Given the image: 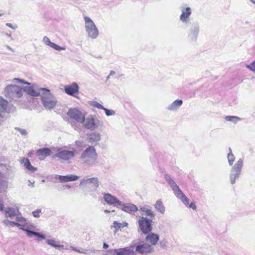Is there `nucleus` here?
<instances>
[{
  "mask_svg": "<svg viewBox=\"0 0 255 255\" xmlns=\"http://www.w3.org/2000/svg\"><path fill=\"white\" fill-rule=\"evenodd\" d=\"M109 247V245L108 244H107L106 243H104V244H103V248L104 249H108Z\"/></svg>",
  "mask_w": 255,
  "mask_h": 255,
  "instance_id": "obj_53",
  "label": "nucleus"
},
{
  "mask_svg": "<svg viewBox=\"0 0 255 255\" xmlns=\"http://www.w3.org/2000/svg\"><path fill=\"white\" fill-rule=\"evenodd\" d=\"M13 82L15 83H20L24 84H27L28 86H27L24 87V89H23V92H26L27 94L32 96H38L40 95L41 91L39 90V89L38 90H36V85L32 84L31 86V83H28L26 81H25L22 79L19 78H14L12 80Z\"/></svg>",
  "mask_w": 255,
  "mask_h": 255,
  "instance_id": "obj_8",
  "label": "nucleus"
},
{
  "mask_svg": "<svg viewBox=\"0 0 255 255\" xmlns=\"http://www.w3.org/2000/svg\"><path fill=\"white\" fill-rule=\"evenodd\" d=\"M6 218H12L19 213L17 209L13 207H7L3 210Z\"/></svg>",
  "mask_w": 255,
  "mask_h": 255,
  "instance_id": "obj_23",
  "label": "nucleus"
},
{
  "mask_svg": "<svg viewBox=\"0 0 255 255\" xmlns=\"http://www.w3.org/2000/svg\"><path fill=\"white\" fill-rule=\"evenodd\" d=\"M245 67L250 71L255 72V60L251 62L250 64H246Z\"/></svg>",
  "mask_w": 255,
  "mask_h": 255,
  "instance_id": "obj_41",
  "label": "nucleus"
},
{
  "mask_svg": "<svg viewBox=\"0 0 255 255\" xmlns=\"http://www.w3.org/2000/svg\"><path fill=\"white\" fill-rule=\"evenodd\" d=\"M57 152L56 153L52 155L51 158L53 160L57 159L61 162L69 163L70 160L75 156L74 152L73 151L58 148Z\"/></svg>",
  "mask_w": 255,
  "mask_h": 255,
  "instance_id": "obj_4",
  "label": "nucleus"
},
{
  "mask_svg": "<svg viewBox=\"0 0 255 255\" xmlns=\"http://www.w3.org/2000/svg\"><path fill=\"white\" fill-rule=\"evenodd\" d=\"M86 31L89 37L95 39L99 35V30L92 20L87 16L84 17Z\"/></svg>",
  "mask_w": 255,
  "mask_h": 255,
  "instance_id": "obj_7",
  "label": "nucleus"
},
{
  "mask_svg": "<svg viewBox=\"0 0 255 255\" xmlns=\"http://www.w3.org/2000/svg\"><path fill=\"white\" fill-rule=\"evenodd\" d=\"M166 241H162L160 242V245L162 248H164L165 247H166Z\"/></svg>",
  "mask_w": 255,
  "mask_h": 255,
  "instance_id": "obj_51",
  "label": "nucleus"
},
{
  "mask_svg": "<svg viewBox=\"0 0 255 255\" xmlns=\"http://www.w3.org/2000/svg\"><path fill=\"white\" fill-rule=\"evenodd\" d=\"M4 96L9 100L16 101L23 94V89L15 85L7 86L4 90Z\"/></svg>",
  "mask_w": 255,
  "mask_h": 255,
  "instance_id": "obj_3",
  "label": "nucleus"
},
{
  "mask_svg": "<svg viewBox=\"0 0 255 255\" xmlns=\"http://www.w3.org/2000/svg\"><path fill=\"white\" fill-rule=\"evenodd\" d=\"M46 243L55 248H63L64 247L63 245L57 244L56 241L54 240H47Z\"/></svg>",
  "mask_w": 255,
  "mask_h": 255,
  "instance_id": "obj_39",
  "label": "nucleus"
},
{
  "mask_svg": "<svg viewBox=\"0 0 255 255\" xmlns=\"http://www.w3.org/2000/svg\"><path fill=\"white\" fill-rule=\"evenodd\" d=\"M229 153L228 154L227 158L228 160L229 164L232 166L233 164L234 161L235 159V156L233 154L231 148L229 147Z\"/></svg>",
  "mask_w": 255,
  "mask_h": 255,
  "instance_id": "obj_37",
  "label": "nucleus"
},
{
  "mask_svg": "<svg viewBox=\"0 0 255 255\" xmlns=\"http://www.w3.org/2000/svg\"><path fill=\"white\" fill-rule=\"evenodd\" d=\"M6 25L12 29H15L17 28V25H14V26H13L12 25V24L10 23H6Z\"/></svg>",
  "mask_w": 255,
  "mask_h": 255,
  "instance_id": "obj_47",
  "label": "nucleus"
},
{
  "mask_svg": "<svg viewBox=\"0 0 255 255\" xmlns=\"http://www.w3.org/2000/svg\"><path fill=\"white\" fill-rule=\"evenodd\" d=\"M147 242L151 244V245H155L159 241V236L153 233H149L145 238Z\"/></svg>",
  "mask_w": 255,
  "mask_h": 255,
  "instance_id": "obj_24",
  "label": "nucleus"
},
{
  "mask_svg": "<svg viewBox=\"0 0 255 255\" xmlns=\"http://www.w3.org/2000/svg\"><path fill=\"white\" fill-rule=\"evenodd\" d=\"M186 206L189 207L190 208H192L193 210H195L196 209V206L193 203H191L190 204H188V206Z\"/></svg>",
  "mask_w": 255,
  "mask_h": 255,
  "instance_id": "obj_48",
  "label": "nucleus"
},
{
  "mask_svg": "<svg viewBox=\"0 0 255 255\" xmlns=\"http://www.w3.org/2000/svg\"><path fill=\"white\" fill-rule=\"evenodd\" d=\"M8 187V183L5 180H0V193L6 191Z\"/></svg>",
  "mask_w": 255,
  "mask_h": 255,
  "instance_id": "obj_35",
  "label": "nucleus"
},
{
  "mask_svg": "<svg viewBox=\"0 0 255 255\" xmlns=\"http://www.w3.org/2000/svg\"><path fill=\"white\" fill-rule=\"evenodd\" d=\"M2 223L4 224V225L6 226H11V227H20L21 224L18 223H16V222L14 221H10L7 219H4L2 221Z\"/></svg>",
  "mask_w": 255,
  "mask_h": 255,
  "instance_id": "obj_33",
  "label": "nucleus"
},
{
  "mask_svg": "<svg viewBox=\"0 0 255 255\" xmlns=\"http://www.w3.org/2000/svg\"><path fill=\"white\" fill-rule=\"evenodd\" d=\"M117 255H136V253L133 248L129 247L119 249Z\"/></svg>",
  "mask_w": 255,
  "mask_h": 255,
  "instance_id": "obj_21",
  "label": "nucleus"
},
{
  "mask_svg": "<svg viewBox=\"0 0 255 255\" xmlns=\"http://www.w3.org/2000/svg\"><path fill=\"white\" fill-rule=\"evenodd\" d=\"M51 153V149L46 147L38 149L36 153V156L40 160H43L45 157L49 156Z\"/></svg>",
  "mask_w": 255,
  "mask_h": 255,
  "instance_id": "obj_17",
  "label": "nucleus"
},
{
  "mask_svg": "<svg viewBox=\"0 0 255 255\" xmlns=\"http://www.w3.org/2000/svg\"><path fill=\"white\" fill-rule=\"evenodd\" d=\"M83 143V141L81 140H76L75 141V144H76V145H77L78 146H82Z\"/></svg>",
  "mask_w": 255,
  "mask_h": 255,
  "instance_id": "obj_50",
  "label": "nucleus"
},
{
  "mask_svg": "<svg viewBox=\"0 0 255 255\" xmlns=\"http://www.w3.org/2000/svg\"><path fill=\"white\" fill-rule=\"evenodd\" d=\"M42 41L46 45L49 46L50 47L53 48L56 50L60 51L65 50L66 49V48L64 47H61L58 45L53 42H52L50 41V39L46 36L43 37Z\"/></svg>",
  "mask_w": 255,
  "mask_h": 255,
  "instance_id": "obj_20",
  "label": "nucleus"
},
{
  "mask_svg": "<svg viewBox=\"0 0 255 255\" xmlns=\"http://www.w3.org/2000/svg\"><path fill=\"white\" fill-rule=\"evenodd\" d=\"M110 76L109 75L107 77L106 81H108L110 79Z\"/></svg>",
  "mask_w": 255,
  "mask_h": 255,
  "instance_id": "obj_61",
  "label": "nucleus"
},
{
  "mask_svg": "<svg viewBox=\"0 0 255 255\" xmlns=\"http://www.w3.org/2000/svg\"><path fill=\"white\" fill-rule=\"evenodd\" d=\"M103 110L105 111V114L107 116H113L115 114V112L113 110H108L105 108Z\"/></svg>",
  "mask_w": 255,
  "mask_h": 255,
  "instance_id": "obj_44",
  "label": "nucleus"
},
{
  "mask_svg": "<svg viewBox=\"0 0 255 255\" xmlns=\"http://www.w3.org/2000/svg\"><path fill=\"white\" fill-rule=\"evenodd\" d=\"M104 212H105V213H109L110 212V211H109V210H107V209H106V210H104Z\"/></svg>",
  "mask_w": 255,
  "mask_h": 255,
  "instance_id": "obj_58",
  "label": "nucleus"
},
{
  "mask_svg": "<svg viewBox=\"0 0 255 255\" xmlns=\"http://www.w3.org/2000/svg\"><path fill=\"white\" fill-rule=\"evenodd\" d=\"M5 35H6L7 37H9V38H11V35H10V34H8V33H6V34H5Z\"/></svg>",
  "mask_w": 255,
  "mask_h": 255,
  "instance_id": "obj_59",
  "label": "nucleus"
},
{
  "mask_svg": "<svg viewBox=\"0 0 255 255\" xmlns=\"http://www.w3.org/2000/svg\"><path fill=\"white\" fill-rule=\"evenodd\" d=\"M155 209L158 212L161 214H164L165 212V207L163 206L162 202L160 200H157L154 205Z\"/></svg>",
  "mask_w": 255,
  "mask_h": 255,
  "instance_id": "obj_30",
  "label": "nucleus"
},
{
  "mask_svg": "<svg viewBox=\"0 0 255 255\" xmlns=\"http://www.w3.org/2000/svg\"><path fill=\"white\" fill-rule=\"evenodd\" d=\"M182 100L179 99L176 100L167 107V109L172 111H177L182 105Z\"/></svg>",
  "mask_w": 255,
  "mask_h": 255,
  "instance_id": "obj_26",
  "label": "nucleus"
},
{
  "mask_svg": "<svg viewBox=\"0 0 255 255\" xmlns=\"http://www.w3.org/2000/svg\"><path fill=\"white\" fill-rule=\"evenodd\" d=\"M7 47L8 49H9V50L12 51V49L9 46H7Z\"/></svg>",
  "mask_w": 255,
  "mask_h": 255,
  "instance_id": "obj_62",
  "label": "nucleus"
},
{
  "mask_svg": "<svg viewBox=\"0 0 255 255\" xmlns=\"http://www.w3.org/2000/svg\"><path fill=\"white\" fill-rule=\"evenodd\" d=\"M89 141L92 144H97L101 139V136L99 133L92 132L89 136Z\"/></svg>",
  "mask_w": 255,
  "mask_h": 255,
  "instance_id": "obj_29",
  "label": "nucleus"
},
{
  "mask_svg": "<svg viewBox=\"0 0 255 255\" xmlns=\"http://www.w3.org/2000/svg\"><path fill=\"white\" fill-rule=\"evenodd\" d=\"M99 180L97 177H92L89 178L85 177L81 181L79 185L80 186L86 187L91 185L92 187L96 189L99 186Z\"/></svg>",
  "mask_w": 255,
  "mask_h": 255,
  "instance_id": "obj_10",
  "label": "nucleus"
},
{
  "mask_svg": "<svg viewBox=\"0 0 255 255\" xmlns=\"http://www.w3.org/2000/svg\"><path fill=\"white\" fill-rule=\"evenodd\" d=\"M22 231H25L26 233L27 236L28 237H32L33 236H36L38 237V241H40L42 240H45L46 237L43 234H40V233L28 230V229H26L24 227V226H20L18 227Z\"/></svg>",
  "mask_w": 255,
  "mask_h": 255,
  "instance_id": "obj_18",
  "label": "nucleus"
},
{
  "mask_svg": "<svg viewBox=\"0 0 255 255\" xmlns=\"http://www.w3.org/2000/svg\"><path fill=\"white\" fill-rule=\"evenodd\" d=\"M20 162L23 164L25 168L29 171L34 172L37 170V168L33 167L30 163L28 158H23L20 160Z\"/></svg>",
  "mask_w": 255,
  "mask_h": 255,
  "instance_id": "obj_28",
  "label": "nucleus"
},
{
  "mask_svg": "<svg viewBox=\"0 0 255 255\" xmlns=\"http://www.w3.org/2000/svg\"><path fill=\"white\" fill-rule=\"evenodd\" d=\"M41 213V210L37 209L32 212V215L34 217L38 218L39 217V214Z\"/></svg>",
  "mask_w": 255,
  "mask_h": 255,
  "instance_id": "obj_45",
  "label": "nucleus"
},
{
  "mask_svg": "<svg viewBox=\"0 0 255 255\" xmlns=\"http://www.w3.org/2000/svg\"><path fill=\"white\" fill-rule=\"evenodd\" d=\"M99 120H97L94 116L90 115L84 121L85 127L90 130H94L98 127Z\"/></svg>",
  "mask_w": 255,
  "mask_h": 255,
  "instance_id": "obj_12",
  "label": "nucleus"
},
{
  "mask_svg": "<svg viewBox=\"0 0 255 255\" xmlns=\"http://www.w3.org/2000/svg\"><path fill=\"white\" fill-rule=\"evenodd\" d=\"M115 74V72L114 71H111L109 75L111 76L112 75H113Z\"/></svg>",
  "mask_w": 255,
  "mask_h": 255,
  "instance_id": "obj_57",
  "label": "nucleus"
},
{
  "mask_svg": "<svg viewBox=\"0 0 255 255\" xmlns=\"http://www.w3.org/2000/svg\"><path fill=\"white\" fill-rule=\"evenodd\" d=\"M199 32V27L198 26H195L191 28L188 34L189 39L192 41H195L197 39Z\"/></svg>",
  "mask_w": 255,
  "mask_h": 255,
  "instance_id": "obj_22",
  "label": "nucleus"
},
{
  "mask_svg": "<svg viewBox=\"0 0 255 255\" xmlns=\"http://www.w3.org/2000/svg\"><path fill=\"white\" fill-rule=\"evenodd\" d=\"M138 211L141 212H144L146 215L150 218H153L155 215V213L150 209V207L147 205L140 207Z\"/></svg>",
  "mask_w": 255,
  "mask_h": 255,
  "instance_id": "obj_27",
  "label": "nucleus"
},
{
  "mask_svg": "<svg viewBox=\"0 0 255 255\" xmlns=\"http://www.w3.org/2000/svg\"><path fill=\"white\" fill-rule=\"evenodd\" d=\"M59 181L61 183H64L70 181H76L79 179V176L76 175H67L60 176Z\"/></svg>",
  "mask_w": 255,
  "mask_h": 255,
  "instance_id": "obj_25",
  "label": "nucleus"
},
{
  "mask_svg": "<svg viewBox=\"0 0 255 255\" xmlns=\"http://www.w3.org/2000/svg\"><path fill=\"white\" fill-rule=\"evenodd\" d=\"M71 248L72 249L73 251L77 252L80 253H84L83 250H80L79 249H77L76 248L71 247Z\"/></svg>",
  "mask_w": 255,
  "mask_h": 255,
  "instance_id": "obj_49",
  "label": "nucleus"
},
{
  "mask_svg": "<svg viewBox=\"0 0 255 255\" xmlns=\"http://www.w3.org/2000/svg\"><path fill=\"white\" fill-rule=\"evenodd\" d=\"M119 208L122 210L128 213H134L138 210L137 206L131 203L124 204L122 202V205H120Z\"/></svg>",
  "mask_w": 255,
  "mask_h": 255,
  "instance_id": "obj_16",
  "label": "nucleus"
},
{
  "mask_svg": "<svg viewBox=\"0 0 255 255\" xmlns=\"http://www.w3.org/2000/svg\"><path fill=\"white\" fill-rule=\"evenodd\" d=\"M253 3L255 4V0H250Z\"/></svg>",
  "mask_w": 255,
  "mask_h": 255,
  "instance_id": "obj_63",
  "label": "nucleus"
},
{
  "mask_svg": "<svg viewBox=\"0 0 255 255\" xmlns=\"http://www.w3.org/2000/svg\"><path fill=\"white\" fill-rule=\"evenodd\" d=\"M8 106V102L0 97V110L2 112H6Z\"/></svg>",
  "mask_w": 255,
  "mask_h": 255,
  "instance_id": "obj_32",
  "label": "nucleus"
},
{
  "mask_svg": "<svg viewBox=\"0 0 255 255\" xmlns=\"http://www.w3.org/2000/svg\"><path fill=\"white\" fill-rule=\"evenodd\" d=\"M153 251V248L150 245L143 244L137 245L135 248V252L142 255L147 254Z\"/></svg>",
  "mask_w": 255,
  "mask_h": 255,
  "instance_id": "obj_14",
  "label": "nucleus"
},
{
  "mask_svg": "<svg viewBox=\"0 0 255 255\" xmlns=\"http://www.w3.org/2000/svg\"><path fill=\"white\" fill-rule=\"evenodd\" d=\"M112 227L115 228V232H117L122 227V224L118 223L117 221H114Z\"/></svg>",
  "mask_w": 255,
  "mask_h": 255,
  "instance_id": "obj_43",
  "label": "nucleus"
},
{
  "mask_svg": "<svg viewBox=\"0 0 255 255\" xmlns=\"http://www.w3.org/2000/svg\"><path fill=\"white\" fill-rule=\"evenodd\" d=\"M91 105L95 108H97L99 109H104V107L99 104V103L96 102V101H92L91 102Z\"/></svg>",
  "mask_w": 255,
  "mask_h": 255,
  "instance_id": "obj_42",
  "label": "nucleus"
},
{
  "mask_svg": "<svg viewBox=\"0 0 255 255\" xmlns=\"http://www.w3.org/2000/svg\"><path fill=\"white\" fill-rule=\"evenodd\" d=\"M128 226V224L127 222L123 223V224H122V227H127Z\"/></svg>",
  "mask_w": 255,
  "mask_h": 255,
  "instance_id": "obj_56",
  "label": "nucleus"
},
{
  "mask_svg": "<svg viewBox=\"0 0 255 255\" xmlns=\"http://www.w3.org/2000/svg\"><path fill=\"white\" fill-rule=\"evenodd\" d=\"M164 178L169 185L170 187L171 188L172 190H173L174 188L177 186V184L175 183L174 181L171 178V177L169 175L165 174Z\"/></svg>",
  "mask_w": 255,
  "mask_h": 255,
  "instance_id": "obj_31",
  "label": "nucleus"
},
{
  "mask_svg": "<svg viewBox=\"0 0 255 255\" xmlns=\"http://www.w3.org/2000/svg\"><path fill=\"white\" fill-rule=\"evenodd\" d=\"M118 252V249H111L106 251L104 255H117Z\"/></svg>",
  "mask_w": 255,
  "mask_h": 255,
  "instance_id": "obj_40",
  "label": "nucleus"
},
{
  "mask_svg": "<svg viewBox=\"0 0 255 255\" xmlns=\"http://www.w3.org/2000/svg\"><path fill=\"white\" fill-rule=\"evenodd\" d=\"M16 223H18L21 224L20 226H24L26 223V220L25 218H23L20 214L19 213L16 216Z\"/></svg>",
  "mask_w": 255,
  "mask_h": 255,
  "instance_id": "obj_34",
  "label": "nucleus"
},
{
  "mask_svg": "<svg viewBox=\"0 0 255 255\" xmlns=\"http://www.w3.org/2000/svg\"><path fill=\"white\" fill-rule=\"evenodd\" d=\"M97 154L93 146H89L82 153L80 160L85 166H94L96 165Z\"/></svg>",
  "mask_w": 255,
  "mask_h": 255,
  "instance_id": "obj_1",
  "label": "nucleus"
},
{
  "mask_svg": "<svg viewBox=\"0 0 255 255\" xmlns=\"http://www.w3.org/2000/svg\"><path fill=\"white\" fill-rule=\"evenodd\" d=\"M104 199L109 205H112L118 208L120 207V205H122L121 201L109 193L104 194Z\"/></svg>",
  "mask_w": 255,
  "mask_h": 255,
  "instance_id": "obj_13",
  "label": "nucleus"
},
{
  "mask_svg": "<svg viewBox=\"0 0 255 255\" xmlns=\"http://www.w3.org/2000/svg\"><path fill=\"white\" fill-rule=\"evenodd\" d=\"M173 191L175 195L179 199H180L182 202L184 204L185 206H188L189 199L182 192V191L179 189L178 186L176 187L173 190Z\"/></svg>",
  "mask_w": 255,
  "mask_h": 255,
  "instance_id": "obj_15",
  "label": "nucleus"
},
{
  "mask_svg": "<svg viewBox=\"0 0 255 255\" xmlns=\"http://www.w3.org/2000/svg\"><path fill=\"white\" fill-rule=\"evenodd\" d=\"M181 14L180 16V20L183 23L187 24L190 21V16L192 13V10L190 7L181 6L180 7Z\"/></svg>",
  "mask_w": 255,
  "mask_h": 255,
  "instance_id": "obj_11",
  "label": "nucleus"
},
{
  "mask_svg": "<svg viewBox=\"0 0 255 255\" xmlns=\"http://www.w3.org/2000/svg\"><path fill=\"white\" fill-rule=\"evenodd\" d=\"M225 119L227 121L233 122L236 124L238 122L241 120L240 118L236 116H227L225 117Z\"/></svg>",
  "mask_w": 255,
  "mask_h": 255,
  "instance_id": "obj_36",
  "label": "nucleus"
},
{
  "mask_svg": "<svg viewBox=\"0 0 255 255\" xmlns=\"http://www.w3.org/2000/svg\"><path fill=\"white\" fill-rule=\"evenodd\" d=\"M86 113L84 111L78 108H71L68 110L67 115L70 119L80 124L84 123Z\"/></svg>",
  "mask_w": 255,
  "mask_h": 255,
  "instance_id": "obj_6",
  "label": "nucleus"
},
{
  "mask_svg": "<svg viewBox=\"0 0 255 255\" xmlns=\"http://www.w3.org/2000/svg\"><path fill=\"white\" fill-rule=\"evenodd\" d=\"M4 210V205L3 204L0 202V211H3Z\"/></svg>",
  "mask_w": 255,
  "mask_h": 255,
  "instance_id": "obj_52",
  "label": "nucleus"
},
{
  "mask_svg": "<svg viewBox=\"0 0 255 255\" xmlns=\"http://www.w3.org/2000/svg\"><path fill=\"white\" fill-rule=\"evenodd\" d=\"M28 182L29 183V186H32V187H34V181H33V182H31L30 180H28Z\"/></svg>",
  "mask_w": 255,
  "mask_h": 255,
  "instance_id": "obj_55",
  "label": "nucleus"
},
{
  "mask_svg": "<svg viewBox=\"0 0 255 255\" xmlns=\"http://www.w3.org/2000/svg\"><path fill=\"white\" fill-rule=\"evenodd\" d=\"M60 175H54V179L55 180H59V176Z\"/></svg>",
  "mask_w": 255,
  "mask_h": 255,
  "instance_id": "obj_54",
  "label": "nucleus"
},
{
  "mask_svg": "<svg viewBox=\"0 0 255 255\" xmlns=\"http://www.w3.org/2000/svg\"><path fill=\"white\" fill-rule=\"evenodd\" d=\"M65 187L68 188H70L71 187V186H70L69 185H68V184L66 185Z\"/></svg>",
  "mask_w": 255,
  "mask_h": 255,
  "instance_id": "obj_60",
  "label": "nucleus"
},
{
  "mask_svg": "<svg viewBox=\"0 0 255 255\" xmlns=\"http://www.w3.org/2000/svg\"><path fill=\"white\" fill-rule=\"evenodd\" d=\"M42 92L41 96V102L44 107L47 110L52 109L56 105L57 101L49 90L46 88H40Z\"/></svg>",
  "mask_w": 255,
  "mask_h": 255,
  "instance_id": "obj_2",
  "label": "nucleus"
},
{
  "mask_svg": "<svg viewBox=\"0 0 255 255\" xmlns=\"http://www.w3.org/2000/svg\"><path fill=\"white\" fill-rule=\"evenodd\" d=\"M243 166V160L240 158L233 166L230 173V180L231 184L236 183V180L239 178Z\"/></svg>",
  "mask_w": 255,
  "mask_h": 255,
  "instance_id": "obj_5",
  "label": "nucleus"
},
{
  "mask_svg": "<svg viewBox=\"0 0 255 255\" xmlns=\"http://www.w3.org/2000/svg\"><path fill=\"white\" fill-rule=\"evenodd\" d=\"M79 88V87L78 84L75 82H73L71 85L65 86V92L69 95L74 96L75 94L78 92Z\"/></svg>",
  "mask_w": 255,
  "mask_h": 255,
  "instance_id": "obj_19",
  "label": "nucleus"
},
{
  "mask_svg": "<svg viewBox=\"0 0 255 255\" xmlns=\"http://www.w3.org/2000/svg\"><path fill=\"white\" fill-rule=\"evenodd\" d=\"M8 168L3 164H0V177H4L7 173Z\"/></svg>",
  "mask_w": 255,
  "mask_h": 255,
  "instance_id": "obj_38",
  "label": "nucleus"
},
{
  "mask_svg": "<svg viewBox=\"0 0 255 255\" xmlns=\"http://www.w3.org/2000/svg\"><path fill=\"white\" fill-rule=\"evenodd\" d=\"M152 220L142 216L138 220V224L140 230L142 233L147 234L152 230L151 225Z\"/></svg>",
  "mask_w": 255,
  "mask_h": 255,
  "instance_id": "obj_9",
  "label": "nucleus"
},
{
  "mask_svg": "<svg viewBox=\"0 0 255 255\" xmlns=\"http://www.w3.org/2000/svg\"><path fill=\"white\" fill-rule=\"evenodd\" d=\"M16 130H17L22 135H26L27 134V131L24 129H21L20 128H16Z\"/></svg>",
  "mask_w": 255,
  "mask_h": 255,
  "instance_id": "obj_46",
  "label": "nucleus"
}]
</instances>
